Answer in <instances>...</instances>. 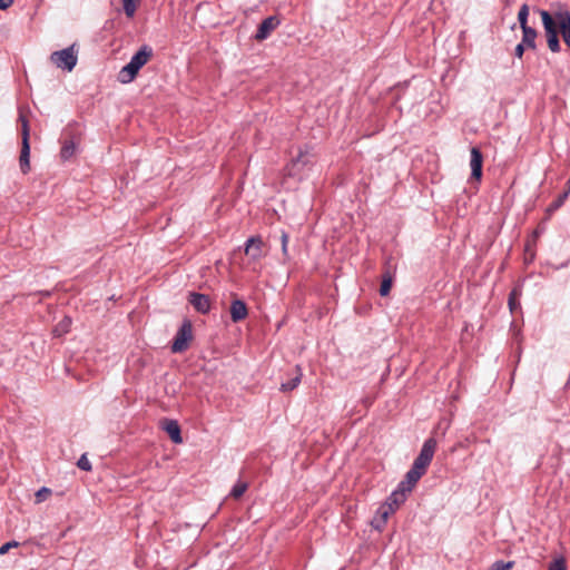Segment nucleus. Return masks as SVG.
<instances>
[{"mask_svg":"<svg viewBox=\"0 0 570 570\" xmlns=\"http://www.w3.org/2000/svg\"><path fill=\"white\" fill-rule=\"evenodd\" d=\"M436 440L429 438L424 441L419 455L415 458L411 469L406 472V483L415 484L425 474L436 449Z\"/></svg>","mask_w":570,"mask_h":570,"instance_id":"1","label":"nucleus"},{"mask_svg":"<svg viewBox=\"0 0 570 570\" xmlns=\"http://www.w3.org/2000/svg\"><path fill=\"white\" fill-rule=\"evenodd\" d=\"M153 56V49L144 45L139 50L131 57L130 61L121 68L118 75V80L121 83L131 82L138 71L149 61Z\"/></svg>","mask_w":570,"mask_h":570,"instance_id":"2","label":"nucleus"},{"mask_svg":"<svg viewBox=\"0 0 570 570\" xmlns=\"http://www.w3.org/2000/svg\"><path fill=\"white\" fill-rule=\"evenodd\" d=\"M19 121L21 122V137H22L19 164H20L21 171L23 174H26L30 169V144H29L30 131H29V120L26 117L22 108L19 109Z\"/></svg>","mask_w":570,"mask_h":570,"instance_id":"3","label":"nucleus"},{"mask_svg":"<svg viewBox=\"0 0 570 570\" xmlns=\"http://www.w3.org/2000/svg\"><path fill=\"white\" fill-rule=\"evenodd\" d=\"M550 12L560 29L564 43L570 49V11L566 6L556 3L551 6Z\"/></svg>","mask_w":570,"mask_h":570,"instance_id":"4","label":"nucleus"},{"mask_svg":"<svg viewBox=\"0 0 570 570\" xmlns=\"http://www.w3.org/2000/svg\"><path fill=\"white\" fill-rule=\"evenodd\" d=\"M539 13L542 19L549 49L552 52H559L561 47L558 38V27L552 18L551 12L546 10H539Z\"/></svg>","mask_w":570,"mask_h":570,"instance_id":"5","label":"nucleus"},{"mask_svg":"<svg viewBox=\"0 0 570 570\" xmlns=\"http://www.w3.org/2000/svg\"><path fill=\"white\" fill-rule=\"evenodd\" d=\"M50 60L53 65H56L57 68L68 72L72 71L78 61L77 52L75 51V45L62 50L53 51L50 55Z\"/></svg>","mask_w":570,"mask_h":570,"instance_id":"6","label":"nucleus"},{"mask_svg":"<svg viewBox=\"0 0 570 570\" xmlns=\"http://www.w3.org/2000/svg\"><path fill=\"white\" fill-rule=\"evenodd\" d=\"M415 484L406 483V479L402 480L397 488L389 495L384 504L393 509L395 512L406 500L407 494L414 489Z\"/></svg>","mask_w":570,"mask_h":570,"instance_id":"7","label":"nucleus"},{"mask_svg":"<svg viewBox=\"0 0 570 570\" xmlns=\"http://www.w3.org/2000/svg\"><path fill=\"white\" fill-rule=\"evenodd\" d=\"M193 338V325L190 321L186 320L183 322L181 326L178 328L173 345L171 351L174 353H180L188 348L189 342Z\"/></svg>","mask_w":570,"mask_h":570,"instance_id":"8","label":"nucleus"},{"mask_svg":"<svg viewBox=\"0 0 570 570\" xmlns=\"http://www.w3.org/2000/svg\"><path fill=\"white\" fill-rule=\"evenodd\" d=\"M312 164V155L309 154L308 148L299 149V153L296 158H294L288 166V174L291 176H298L301 171L308 165Z\"/></svg>","mask_w":570,"mask_h":570,"instance_id":"9","label":"nucleus"},{"mask_svg":"<svg viewBox=\"0 0 570 570\" xmlns=\"http://www.w3.org/2000/svg\"><path fill=\"white\" fill-rule=\"evenodd\" d=\"M188 303L200 314H207L210 311L212 303L207 295L191 292L188 295Z\"/></svg>","mask_w":570,"mask_h":570,"instance_id":"10","label":"nucleus"},{"mask_svg":"<svg viewBox=\"0 0 570 570\" xmlns=\"http://www.w3.org/2000/svg\"><path fill=\"white\" fill-rule=\"evenodd\" d=\"M263 239L261 236H252L245 243V254L253 261H259L263 257Z\"/></svg>","mask_w":570,"mask_h":570,"instance_id":"11","label":"nucleus"},{"mask_svg":"<svg viewBox=\"0 0 570 570\" xmlns=\"http://www.w3.org/2000/svg\"><path fill=\"white\" fill-rule=\"evenodd\" d=\"M278 24H279V20L277 17H275V16L267 17L258 26L256 35H255V39L256 40H265L266 38H268L271 32L277 28Z\"/></svg>","mask_w":570,"mask_h":570,"instance_id":"12","label":"nucleus"},{"mask_svg":"<svg viewBox=\"0 0 570 570\" xmlns=\"http://www.w3.org/2000/svg\"><path fill=\"white\" fill-rule=\"evenodd\" d=\"M482 165H483V156L478 147H472L471 149V177L480 180L482 177Z\"/></svg>","mask_w":570,"mask_h":570,"instance_id":"13","label":"nucleus"},{"mask_svg":"<svg viewBox=\"0 0 570 570\" xmlns=\"http://www.w3.org/2000/svg\"><path fill=\"white\" fill-rule=\"evenodd\" d=\"M230 318L234 323L245 320L248 315V309L244 301L234 299L230 304Z\"/></svg>","mask_w":570,"mask_h":570,"instance_id":"14","label":"nucleus"},{"mask_svg":"<svg viewBox=\"0 0 570 570\" xmlns=\"http://www.w3.org/2000/svg\"><path fill=\"white\" fill-rule=\"evenodd\" d=\"M161 426L174 443L180 444L183 442L180 426L177 421L166 419L163 421Z\"/></svg>","mask_w":570,"mask_h":570,"instance_id":"15","label":"nucleus"},{"mask_svg":"<svg viewBox=\"0 0 570 570\" xmlns=\"http://www.w3.org/2000/svg\"><path fill=\"white\" fill-rule=\"evenodd\" d=\"M522 43H524L529 49L535 48V38L537 31L535 29L529 27H522Z\"/></svg>","mask_w":570,"mask_h":570,"instance_id":"16","label":"nucleus"},{"mask_svg":"<svg viewBox=\"0 0 570 570\" xmlns=\"http://www.w3.org/2000/svg\"><path fill=\"white\" fill-rule=\"evenodd\" d=\"M296 372L297 373H296V375L293 379H291L289 381L284 382V383L281 384V391L282 392H291V391L295 390L298 386V384L301 383L302 376H303L299 366H296Z\"/></svg>","mask_w":570,"mask_h":570,"instance_id":"17","label":"nucleus"},{"mask_svg":"<svg viewBox=\"0 0 570 570\" xmlns=\"http://www.w3.org/2000/svg\"><path fill=\"white\" fill-rule=\"evenodd\" d=\"M569 197V189L564 190L562 194L558 196L556 200H553L548 207H547V215H551L556 210H558L567 200Z\"/></svg>","mask_w":570,"mask_h":570,"instance_id":"18","label":"nucleus"},{"mask_svg":"<svg viewBox=\"0 0 570 570\" xmlns=\"http://www.w3.org/2000/svg\"><path fill=\"white\" fill-rule=\"evenodd\" d=\"M76 145L72 140H66L62 145L60 156L63 160L71 158L75 155Z\"/></svg>","mask_w":570,"mask_h":570,"instance_id":"19","label":"nucleus"},{"mask_svg":"<svg viewBox=\"0 0 570 570\" xmlns=\"http://www.w3.org/2000/svg\"><path fill=\"white\" fill-rule=\"evenodd\" d=\"M139 1L140 0H122L124 11L128 18L135 16Z\"/></svg>","mask_w":570,"mask_h":570,"instance_id":"20","label":"nucleus"},{"mask_svg":"<svg viewBox=\"0 0 570 570\" xmlns=\"http://www.w3.org/2000/svg\"><path fill=\"white\" fill-rule=\"evenodd\" d=\"M528 17H529V7L528 4H522L519 12H518V21L520 23V27H529L528 26Z\"/></svg>","mask_w":570,"mask_h":570,"instance_id":"21","label":"nucleus"},{"mask_svg":"<svg viewBox=\"0 0 570 570\" xmlns=\"http://www.w3.org/2000/svg\"><path fill=\"white\" fill-rule=\"evenodd\" d=\"M247 488L248 485L246 482H237L230 491V497H233L234 499H239L245 493Z\"/></svg>","mask_w":570,"mask_h":570,"instance_id":"22","label":"nucleus"},{"mask_svg":"<svg viewBox=\"0 0 570 570\" xmlns=\"http://www.w3.org/2000/svg\"><path fill=\"white\" fill-rule=\"evenodd\" d=\"M513 566V561L497 560L491 564L490 570H510Z\"/></svg>","mask_w":570,"mask_h":570,"instance_id":"23","label":"nucleus"},{"mask_svg":"<svg viewBox=\"0 0 570 570\" xmlns=\"http://www.w3.org/2000/svg\"><path fill=\"white\" fill-rule=\"evenodd\" d=\"M393 509L392 508H389L386 507L384 503H382L377 510H376V514L379 517H381V521H386L389 520L390 515L393 514Z\"/></svg>","mask_w":570,"mask_h":570,"instance_id":"24","label":"nucleus"},{"mask_svg":"<svg viewBox=\"0 0 570 570\" xmlns=\"http://www.w3.org/2000/svg\"><path fill=\"white\" fill-rule=\"evenodd\" d=\"M77 466L80 469V470H83V471H91V463L90 461L88 460L87 455L86 454H82L78 461H77Z\"/></svg>","mask_w":570,"mask_h":570,"instance_id":"25","label":"nucleus"},{"mask_svg":"<svg viewBox=\"0 0 570 570\" xmlns=\"http://www.w3.org/2000/svg\"><path fill=\"white\" fill-rule=\"evenodd\" d=\"M392 286V279L390 277L383 278L380 286V294L386 296L390 293Z\"/></svg>","mask_w":570,"mask_h":570,"instance_id":"26","label":"nucleus"},{"mask_svg":"<svg viewBox=\"0 0 570 570\" xmlns=\"http://www.w3.org/2000/svg\"><path fill=\"white\" fill-rule=\"evenodd\" d=\"M549 570H567L566 561L564 559L560 558L554 560L550 567Z\"/></svg>","mask_w":570,"mask_h":570,"instance_id":"27","label":"nucleus"},{"mask_svg":"<svg viewBox=\"0 0 570 570\" xmlns=\"http://www.w3.org/2000/svg\"><path fill=\"white\" fill-rule=\"evenodd\" d=\"M386 524V521H381V517H379L376 513H375V517L373 518V520L371 521V525L379 530V531H382L383 528L385 527Z\"/></svg>","mask_w":570,"mask_h":570,"instance_id":"28","label":"nucleus"},{"mask_svg":"<svg viewBox=\"0 0 570 570\" xmlns=\"http://www.w3.org/2000/svg\"><path fill=\"white\" fill-rule=\"evenodd\" d=\"M288 239H289L288 234L286 232H282L281 243H282V252H283L284 257L288 256V254H287Z\"/></svg>","mask_w":570,"mask_h":570,"instance_id":"29","label":"nucleus"},{"mask_svg":"<svg viewBox=\"0 0 570 570\" xmlns=\"http://www.w3.org/2000/svg\"><path fill=\"white\" fill-rule=\"evenodd\" d=\"M71 321L69 318H65L55 330V333H65L68 332Z\"/></svg>","mask_w":570,"mask_h":570,"instance_id":"30","label":"nucleus"},{"mask_svg":"<svg viewBox=\"0 0 570 570\" xmlns=\"http://www.w3.org/2000/svg\"><path fill=\"white\" fill-rule=\"evenodd\" d=\"M17 546H18V542H16V541H10V542L2 544L0 547V554L7 553L10 550V548L17 547Z\"/></svg>","mask_w":570,"mask_h":570,"instance_id":"31","label":"nucleus"},{"mask_svg":"<svg viewBox=\"0 0 570 570\" xmlns=\"http://www.w3.org/2000/svg\"><path fill=\"white\" fill-rule=\"evenodd\" d=\"M50 492H51V491H50V489L45 488V487H43V488H41V489L36 493L38 501L43 500L47 495H49V494H50Z\"/></svg>","mask_w":570,"mask_h":570,"instance_id":"32","label":"nucleus"},{"mask_svg":"<svg viewBox=\"0 0 570 570\" xmlns=\"http://www.w3.org/2000/svg\"><path fill=\"white\" fill-rule=\"evenodd\" d=\"M518 295V291L514 288L509 296V306L510 309L513 311L515 308V296Z\"/></svg>","mask_w":570,"mask_h":570,"instance_id":"33","label":"nucleus"},{"mask_svg":"<svg viewBox=\"0 0 570 570\" xmlns=\"http://www.w3.org/2000/svg\"><path fill=\"white\" fill-rule=\"evenodd\" d=\"M525 47H527V46H525L524 43L520 42V43L515 47V49H514V55H515L518 58H522L523 52H524V48H525Z\"/></svg>","mask_w":570,"mask_h":570,"instance_id":"34","label":"nucleus"},{"mask_svg":"<svg viewBox=\"0 0 570 570\" xmlns=\"http://www.w3.org/2000/svg\"><path fill=\"white\" fill-rule=\"evenodd\" d=\"M13 2L14 0H0V10L9 8Z\"/></svg>","mask_w":570,"mask_h":570,"instance_id":"35","label":"nucleus"},{"mask_svg":"<svg viewBox=\"0 0 570 570\" xmlns=\"http://www.w3.org/2000/svg\"><path fill=\"white\" fill-rule=\"evenodd\" d=\"M539 234H540V230H539V229H537V230L534 232V237H539Z\"/></svg>","mask_w":570,"mask_h":570,"instance_id":"36","label":"nucleus"},{"mask_svg":"<svg viewBox=\"0 0 570 570\" xmlns=\"http://www.w3.org/2000/svg\"><path fill=\"white\" fill-rule=\"evenodd\" d=\"M568 189L570 190V179L567 181Z\"/></svg>","mask_w":570,"mask_h":570,"instance_id":"37","label":"nucleus"}]
</instances>
